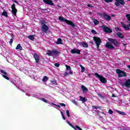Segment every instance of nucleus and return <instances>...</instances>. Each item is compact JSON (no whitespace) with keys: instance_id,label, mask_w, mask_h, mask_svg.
Listing matches in <instances>:
<instances>
[{"instance_id":"61","label":"nucleus","mask_w":130,"mask_h":130,"mask_svg":"<svg viewBox=\"0 0 130 130\" xmlns=\"http://www.w3.org/2000/svg\"><path fill=\"white\" fill-rule=\"evenodd\" d=\"M91 44H93V42H91Z\"/></svg>"},{"instance_id":"62","label":"nucleus","mask_w":130,"mask_h":130,"mask_svg":"<svg viewBox=\"0 0 130 130\" xmlns=\"http://www.w3.org/2000/svg\"><path fill=\"white\" fill-rule=\"evenodd\" d=\"M129 1V2H130V0H128Z\"/></svg>"},{"instance_id":"34","label":"nucleus","mask_w":130,"mask_h":130,"mask_svg":"<svg viewBox=\"0 0 130 130\" xmlns=\"http://www.w3.org/2000/svg\"><path fill=\"white\" fill-rule=\"evenodd\" d=\"M126 18H127V20H128V21H130V14H127L126 15Z\"/></svg>"},{"instance_id":"22","label":"nucleus","mask_w":130,"mask_h":130,"mask_svg":"<svg viewBox=\"0 0 130 130\" xmlns=\"http://www.w3.org/2000/svg\"><path fill=\"white\" fill-rule=\"evenodd\" d=\"M66 67L67 68V71H70V75H73V71H71V67L69 66L68 65H66Z\"/></svg>"},{"instance_id":"51","label":"nucleus","mask_w":130,"mask_h":130,"mask_svg":"<svg viewBox=\"0 0 130 130\" xmlns=\"http://www.w3.org/2000/svg\"><path fill=\"white\" fill-rule=\"evenodd\" d=\"M115 30L116 31H119V27H116Z\"/></svg>"},{"instance_id":"8","label":"nucleus","mask_w":130,"mask_h":130,"mask_svg":"<svg viewBox=\"0 0 130 130\" xmlns=\"http://www.w3.org/2000/svg\"><path fill=\"white\" fill-rule=\"evenodd\" d=\"M116 2L115 3V6L116 7H119L120 5H124L125 3L124 2V0H115Z\"/></svg>"},{"instance_id":"1","label":"nucleus","mask_w":130,"mask_h":130,"mask_svg":"<svg viewBox=\"0 0 130 130\" xmlns=\"http://www.w3.org/2000/svg\"><path fill=\"white\" fill-rule=\"evenodd\" d=\"M59 53H60V52L57 50H53L52 51L48 50L46 54L50 56H57V55H59Z\"/></svg>"},{"instance_id":"11","label":"nucleus","mask_w":130,"mask_h":130,"mask_svg":"<svg viewBox=\"0 0 130 130\" xmlns=\"http://www.w3.org/2000/svg\"><path fill=\"white\" fill-rule=\"evenodd\" d=\"M120 85L122 87H126L127 88H130V82H126L125 83L120 82Z\"/></svg>"},{"instance_id":"50","label":"nucleus","mask_w":130,"mask_h":130,"mask_svg":"<svg viewBox=\"0 0 130 130\" xmlns=\"http://www.w3.org/2000/svg\"><path fill=\"white\" fill-rule=\"evenodd\" d=\"M95 112H96L98 115H99V114L100 113V111H95Z\"/></svg>"},{"instance_id":"24","label":"nucleus","mask_w":130,"mask_h":130,"mask_svg":"<svg viewBox=\"0 0 130 130\" xmlns=\"http://www.w3.org/2000/svg\"><path fill=\"white\" fill-rule=\"evenodd\" d=\"M16 49H19L20 50H23V48L21 46V44H18L16 48Z\"/></svg>"},{"instance_id":"40","label":"nucleus","mask_w":130,"mask_h":130,"mask_svg":"<svg viewBox=\"0 0 130 130\" xmlns=\"http://www.w3.org/2000/svg\"><path fill=\"white\" fill-rule=\"evenodd\" d=\"M53 105H54V106H56V107H58V108H60V106L58 105H56L54 103H52Z\"/></svg>"},{"instance_id":"42","label":"nucleus","mask_w":130,"mask_h":130,"mask_svg":"<svg viewBox=\"0 0 130 130\" xmlns=\"http://www.w3.org/2000/svg\"><path fill=\"white\" fill-rule=\"evenodd\" d=\"M13 41H14V39H11L9 42L10 45H12V44L13 43Z\"/></svg>"},{"instance_id":"14","label":"nucleus","mask_w":130,"mask_h":130,"mask_svg":"<svg viewBox=\"0 0 130 130\" xmlns=\"http://www.w3.org/2000/svg\"><path fill=\"white\" fill-rule=\"evenodd\" d=\"M106 47L107 48H109V49H114V47H113L111 45V43H110V42H107V43L106 44Z\"/></svg>"},{"instance_id":"3","label":"nucleus","mask_w":130,"mask_h":130,"mask_svg":"<svg viewBox=\"0 0 130 130\" xmlns=\"http://www.w3.org/2000/svg\"><path fill=\"white\" fill-rule=\"evenodd\" d=\"M116 73L118 75V77L119 78H121L122 77H125L126 76V73L125 72L119 69H116Z\"/></svg>"},{"instance_id":"18","label":"nucleus","mask_w":130,"mask_h":130,"mask_svg":"<svg viewBox=\"0 0 130 130\" xmlns=\"http://www.w3.org/2000/svg\"><path fill=\"white\" fill-rule=\"evenodd\" d=\"M58 19L61 22H65V23H68V20L67 19L63 18L61 16H59Z\"/></svg>"},{"instance_id":"36","label":"nucleus","mask_w":130,"mask_h":130,"mask_svg":"<svg viewBox=\"0 0 130 130\" xmlns=\"http://www.w3.org/2000/svg\"><path fill=\"white\" fill-rule=\"evenodd\" d=\"M1 72L3 74V75H8V73H7V72H6L4 70H1Z\"/></svg>"},{"instance_id":"35","label":"nucleus","mask_w":130,"mask_h":130,"mask_svg":"<svg viewBox=\"0 0 130 130\" xmlns=\"http://www.w3.org/2000/svg\"><path fill=\"white\" fill-rule=\"evenodd\" d=\"M105 3H112L113 2V0H105Z\"/></svg>"},{"instance_id":"2","label":"nucleus","mask_w":130,"mask_h":130,"mask_svg":"<svg viewBox=\"0 0 130 130\" xmlns=\"http://www.w3.org/2000/svg\"><path fill=\"white\" fill-rule=\"evenodd\" d=\"M41 30L43 33H47V31H48L49 27L48 26L46 25L45 24V22L42 21L41 22Z\"/></svg>"},{"instance_id":"29","label":"nucleus","mask_w":130,"mask_h":130,"mask_svg":"<svg viewBox=\"0 0 130 130\" xmlns=\"http://www.w3.org/2000/svg\"><path fill=\"white\" fill-rule=\"evenodd\" d=\"M28 38H29V39H30V40H32L33 41L34 40V36H33V35L29 36Z\"/></svg>"},{"instance_id":"39","label":"nucleus","mask_w":130,"mask_h":130,"mask_svg":"<svg viewBox=\"0 0 130 130\" xmlns=\"http://www.w3.org/2000/svg\"><path fill=\"white\" fill-rule=\"evenodd\" d=\"M108 113L109 114H112L113 113V111H112L111 109L109 110Z\"/></svg>"},{"instance_id":"52","label":"nucleus","mask_w":130,"mask_h":130,"mask_svg":"<svg viewBox=\"0 0 130 130\" xmlns=\"http://www.w3.org/2000/svg\"><path fill=\"white\" fill-rule=\"evenodd\" d=\"M87 6L88 7V8H92V5H90V4H88L87 5Z\"/></svg>"},{"instance_id":"47","label":"nucleus","mask_w":130,"mask_h":130,"mask_svg":"<svg viewBox=\"0 0 130 130\" xmlns=\"http://www.w3.org/2000/svg\"><path fill=\"white\" fill-rule=\"evenodd\" d=\"M59 104L61 106H66V104H64V103H59Z\"/></svg>"},{"instance_id":"25","label":"nucleus","mask_w":130,"mask_h":130,"mask_svg":"<svg viewBox=\"0 0 130 130\" xmlns=\"http://www.w3.org/2000/svg\"><path fill=\"white\" fill-rule=\"evenodd\" d=\"M79 66L80 67V68L81 69V73H84V72H85L86 69L84 68V67L83 66H82V64H80Z\"/></svg>"},{"instance_id":"30","label":"nucleus","mask_w":130,"mask_h":130,"mask_svg":"<svg viewBox=\"0 0 130 130\" xmlns=\"http://www.w3.org/2000/svg\"><path fill=\"white\" fill-rule=\"evenodd\" d=\"M66 114L68 117H71V115H70V111H69V110L66 111Z\"/></svg>"},{"instance_id":"4","label":"nucleus","mask_w":130,"mask_h":130,"mask_svg":"<svg viewBox=\"0 0 130 130\" xmlns=\"http://www.w3.org/2000/svg\"><path fill=\"white\" fill-rule=\"evenodd\" d=\"M93 40L95 42V43L96 45L98 50H99V46H100V44H101V39L100 38L94 37H93Z\"/></svg>"},{"instance_id":"60","label":"nucleus","mask_w":130,"mask_h":130,"mask_svg":"<svg viewBox=\"0 0 130 130\" xmlns=\"http://www.w3.org/2000/svg\"><path fill=\"white\" fill-rule=\"evenodd\" d=\"M14 2H15L16 4H18V3L17 2V1H14Z\"/></svg>"},{"instance_id":"45","label":"nucleus","mask_w":130,"mask_h":130,"mask_svg":"<svg viewBox=\"0 0 130 130\" xmlns=\"http://www.w3.org/2000/svg\"><path fill=\"white\" fill-rule=\"evenodd\" d=\"M92 108L93 109H98V107L96 106H92Z\"/></svg>"},{"instance_id":"13","label":"nucleus","mask_w":130,"mask_h":130,"mask_svg":"<svg viewBox=\"0 0 130 130\" xmlns=\"http://www.w3.org/2000/svg\"><path fill=\"white\" fill-rule=\"evenodd\" d=\"M43 2L45 3V4H47L50 6H54V4L52 3V1L51 0H43Z\"/></svg>"},{"instance_id":"26","label":"nucleus","mask_w":130,"mask_h":130,"mask_svg":"<svg viewBox=\"0 0 130 130\" xmlns=\"http://www.w3.org/2000/svg\"><path fill=\"white\" fill-rule=\"evenodd\" d=\"M43 82H47L48 81V77L47 76H44L42 79Z\"/></svg>"},{"instance_id":"55","label":"nucleus","mask_w":130,"mask_h":130,"mask_svg":"<svg viewBox=\"0 0 130 130\" xmlns=\"http://www.w3.org/2000/svg\"><path fill=\"white\" fill-rule=\"evenodd\" d=\"M127 68H128V69H129V70H130V66H129V65H128V66H127Z\"/></svg>"},{"instance_id":"28","label":"nucleus","mask_w":130,"mask_h":130,"mask_svg":"<svg viewBox=\"0 0 130 130\" xmlns=\"http://www.w3.org/2000/svg\"><path fill=\"white\" fill-rule=\"evenodd\" d=\"M93 23H94V25H98V24H99V21H98L96 19H94Z\"/></svg>"},{"instance_id":"44","label":"nucleus","mask_w":130,"mask_h":130,"mask_svg":"<svg viewBox=\"0 0 130 130\" xmlns=\"http://www.w3.org/2000/svg\"><path fill=\"white\" fill-rule=\"evenodd\" d=\"M55 67H56V68H58L59 67V64L58 63H56L54 64Z\"/></svg>"},{"instance_id":"21","label":"nucleus","mask_w":130,"mask_h":130,"mask_svg":"<svg viewBox=\"0 0 130 130\" xmlns=\"http://www.w3.org/2000/svg\"><path fill=\"white\" fill-rule=\"evenodd\" d=\"M117 36H118V37H119V38H121L122 39H123V38H124V36H123V35H122L121 32L117 33Z\"/></svg>"},{"instance_id":"10","label":"nucleus","mask_w":130,"mask_h":130,"mask_svg":"<svg viewBox=\"0 0 130 130\" xmlns=\"http://www.w3.org/2000/svg\"><path fill=\"white\" fill-rule=\"evenodd\" d=\"M103 31L106 32V33H111L112 32V29L109 28L108 27H105V26H103Z\"/></svg>"},{"instance_id":"15","label":"nucleus","mask_w":130,"mask_h":130,"mask_svg":"<svg viewBox=\"0 0 130 130\" xmlns=\"http://www.w3.org/2000/svg\"><path fill=\"white\" fill-rule=\"evenodd\" d=\"M34 57L36 60V63H38V62H39V59H40V56H39L37 54H34Z\"/></svg>"},{"instance_id":"49","label":"nucleus","mask_w":130,"mask_h":130,"mask_svg":"<svg viewBox=\"0 0 130 130\" xmlns=\"http://www.w3.org/2000/svg\"><path fill=\"white\" fill-rule=\"evenodd\" d=\"M52 84H53L54 85H57V83L56 82H52Z\"/></svg>"},{"instance_id":"31","label":"nucleus","mask_w":130,"mask_h":130,"mask_svg":"<svg viewBox=\"0 0 130 130\" xmlns=\"http://www.w3.org/2000/svg\"><path fill=\"white\" fill-rule=\"evenodd\" d=\"M119 114H121V115H126V113H125L124 112H121V111H119L118 112Z\"/></svg>"},{"instance_id":"57","label":"nucleus","mask_w":130,"mask_h":130,"mask_svg":"<svg viewBox=\"0 0 130 130\" xmlns=\"http://www.w3.org/2000/svg\"><path fill=\"white\" fill-rule=\"evenodd\" d=\"M102 114H105V115H106V114L104 113V112H102Z\"/></svg>"},{"instance_id":"20","label":"nucleus","mask_w":130,"mask_h":130,"mask_svg":"<svg viewBox=\"0 0 130 130\" xmlns=\"http://www.w3.org/2000/svg\"><path fill=\"white\" fill-rule=\"evenodd\" d=\"M72 127L73 128H74V129H75V130H83L82 129H81V127H80V126H78V125H75L74 126V125H72Z\"/></svg>"},{"instance_id":"9","label":"nucleus","mask_w":130,"mask_h":130,"mask_svg":"<svg viewBox=\"0 0 130 130\" xmlns=\"http://www.w3.org/2000/svg\"><path fill=\"white\" fill-rule=\"evenodd\" d=\"M71 53L74 54H81V50L77 49L76 48L72 49L71 50Z\"/></svg>"},{"instance_id":"56","label":"nucleus","mask_w":130,"mask_h":130,"mask_svg":"<svg viewBox=\"0 0 130 130\" xmlns=\"http://www.w3.org/2000/svg\"><path fill=\"white\" fill-rule=\"evenodd\" d=\"M120 130H127V129H126L125 128H121Z\"/></svg>"},{"instance_id":"38","label":"nucleus","mask_w":130,"mask_h":130,"mask_svg":"<svg viewBox=\"0 0 130 130\" xmlns=\"http://www.w3.org/2000/svg\"><path fill=\"white\" fill-rule=\"evenodd\" d=\"M61 114L62 115V117L64 120H66V117H64V115H63V113L62 112H61Z\"/></svg>"},{"instance_id":"32","label":"nucleus","mask_w":130,"mask_h":130,"mask_svg":"<svg viewBox=\"0 0 130 130\" xmlns=\"http://www.w3.org/2000/svg\"><path fill=\"white\" fill-rule=\"evenodd\" d=\"M72 103H73L74 104H75V105H78V102H77L76 101V100H73L72 101H71Z\"/></svg>"},{"instance_id":"59","label":"nucleus","mask_w":130,"mask_h":130,"mask_svg":"<svg viewBox=\"0 0 130 130\" xmlns=\"http://www.w3.org/2000/svg\"><path fill=\"white\" fill-rule=\"evenodd\" d=\"M126 82H130V79H128V80H127Z\"/></svg>"},{"instance_id":"7","label":"nucleus","mask_w":130,"mask_h":130,"mask_svg":"<svg viewBox=\"0 0 130 130\" xmlns=\"http://www.w3.org/2000/svg\"><path fill=\"white\" fill-rule=\"evenodd\" d=\"M108 41H110L111 43H112L115 46H118L119 43L117 40L111 38L108 39Z\"/></svg>"},{"instance_id":"23","label":"nucleus","mask_w":130,"mask_h":130,"mask_svg":"<svg viewBox=\"0 0 130 130\" xmlns=\"http://www.w3.org/2000/svg\"><path fill=\"white\" fill-rule=\"evenodd\" d=\"M66 23L67 24H69V25H71V26H72V27H75V26H76V24H75V23H74V22L70 21L69 20H68V21Z\"/></svg>"},{"instance_id":"58","label":"nucleus","mask_w":130,"mask_h":130,"mask_svg":"<svg viewBox=\"0 0 130 130\" xmlns=\"http://www.w3.org/2000/svg\"><path fill=\"white\" fill-rule=\"evenodd\" d=\"M102 83H103V84H106V83H107L106 82H102Z\"/></svg>"},{"instance_id":"37","label":"nucleus","mask_w":130,"mask_h":130,"mask_svg":"<svg viewBox=\"0 0 130 130\" xmlns=\"http://www.w3.org/2000/svg\"><path fill=\"white\" fill-rule=\"evenodd\" d=\"M3 78H5V79H6V80H9V78L8 77V76H7V75H2Z\"/></svg>"},{"instance_id":"5","label":"nucleus","mask_w":130,"mask_h":130,"mask_svg":"<svg viewBox=\"0 0 130 130\" xmlns=\"http://www.w3.org/2000/svg\"><path fill=\"white\" fill-rule=\"evenodd\" d=\"M94 76L98 78L101 82H107L106 79L103 76L99 75L98 73H94Z\"/></svg>"},{"instance_id":"53","label":"nucleus","mask_w":130,"mask_h":130,"mask_svg":"<svg viewBox=\"0 0 130 130\" xmlns=\"http://www.w3.org/2000/svg\"><path fill=\"white\" fill-rule=\"evenodd\" d=\"M101 108H102V107H101V106H99V107H98V109H101Z\"/></svg>"},{"instance_id":"46","label":"nucleus","mask_w":130,"mask_h":130,"mask_svg":"<svg viewBox=\"0 0 130 130\" xmlns=\"http://www.w3.org/2000/svg\"><path fill=\"white\" fill-rule=\"evenodd\" d=\"M67 122L68 123V124H69V125H70V126H71V127H72V125H74L73 124H72V123H71L70 122V121H67Z\"/></svg>"},{"instance_id":"48","label":"nucleus","mask_w":130,"mask_h":130,"mask_svg":"<svg viewBox=\"0 0 130 130\" xmlns=\"http://www.w3.org/2000/svg\"><path fill=\"white\" fill-rule=\"evenodd\" d=\"M64 76L68 77V76H69V73L66 72L64 74Z\"/></svg>"},{"instance_id":"16","label":"nucleus","mask_w":130,"mask_h":130,"mask_svg":"<svg viewBox=\"0 0 130 130\" xmlns=\"http://www.w3.org/2000/svg\"><path fill=\"white\" fill-rule=\"evenodd\" d=\"M81 88L83 93H87V92H88V88H87V87L84 86V85H82L81 86Z\"/></svg>"},{"instance_id":"54","label":"nucleus","mask_w":130,"mask_h":130,"mask_svg":"<svg viewBox=\"0 0 130 130\" xmlns=\"http://www.w3.org/2000/svg\"><path fill=\"white\" fill-rule=\"evenodd\" d=\"M112 97H116V96L115 95V94H113Z\"/></svg>"},{"instance_id":"17","label":"nucleus","mask_w":130,"mask_h":130,"mask_svg":"<svg viewBox=\"0 0 130 130\" xmlns=\"http://www.w3.org/2000/svg\"><path fill=\"white\" fill-rule=\"evenodd\" d=\"M79 98V101H82V103H85V102H87V100L85 98H84L82 96H80Z\"/></svg>"},{"instance_id":"41","label":"nucleus","mask_w":130,"mask_h":130,"mask_svg":"<svg viewBox=\"0 0 130 130\" xmlns=\"http://www.w3.org/2000/svg\"><path fill=\"white\" fill-rule=\"evenodd\" d=\"M91 33H92L93 34H97V32L94 29L91 30Z\"/></svg>"},{"instance_id":"12","label":"nucleus","mask_w":130,"mask_h":130,"mask_svg":"<svg viewBox=\"0 0 130 130\" xmlns=\"http://www.w3.org/2000/svg\"><path fill=\"white\" fill-rule=\"evenodd\" d=\"M103 18L105 20H106V21H110V20H111V16L106 13L104 14Z\"/></svg>"},{"instance_id":"43","label":"nucleus","mask_w":130,"mask_h":130,"mask_svg":"<svg viewBox=\"0 0 130 130\" xmlns=\"http://www.w3.org/2000/svg\"><path fill=\"white\" fill-rule=\"evenodd\" d=\"M41 100L42 101H43V102H45V103H47V101L45 99L42 98Z\"/></svg>"},{"instance_id":"27","label":"nucleus","mask_w":130,"mask_h":130,"mask_svg":"<svg viewBox=\"0 0 130 130\" xmlns=\"http://www.w3.org/2000/svg\"><path fill=\"white\" fill-rule=\"evenodd\" d=\"M62 40H61V39H58L57 40V44H62Z\"/></svg>"},{"instance_id":"6","label":"nucleus","mask_w":130,"mask_h":130,"mask_svg":"<svg viewBox=\"0 0 130 130\" xmlns=\"http://www.w3.org/2000/svg\"><path fill=\"white\" fill-rule=\"evenodd\" d=\"M11 8L12 14L15 17H17V9H16V5H15V4L12 5Z\"/></svg>"},{"instance_id":"19","label":"nucleus","mask_w":130,"mask_h":130,"mask_svg":"<svg viewBox=\"0 0 130 130\" xmlns=\"http://www.w3.org/2000/svg\"><path fill=\"white\" fill-rule=\"evenodd\" d=\"M79 45H81L83 47L87 48L88 47V44L85 42H80Z\"/></svg>"},{"instance_id":"33","label":"nucleus","mask_w":130,"mask_h":130,"mask_svg":"<svg viewBox=\"0 0 130 130\" xmlns=\"http://www.w3.org/2000/svg\"><path fill=\"white\" fill-rule=\"evenodd\" d=\"M2 16H5V17H8V13L7 12H4L2 13Z\"/></svg>"}]
</instances>
